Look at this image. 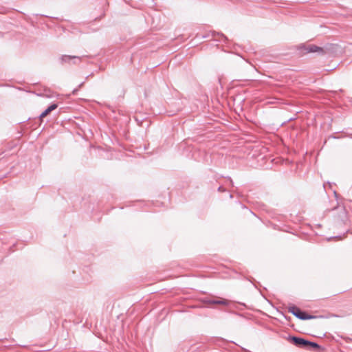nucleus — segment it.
<instances>
[{"mask_svg": "<svg viewBox=\"0 0 352 352\" xmlns=\"http://www.w3.org/2000/svg\"><path fill=\"white\" fill-rule=\"evenodd\" d=\"M289 339L292 341L294 344H295L296 346L304 348V349H309L310 347L314 348V349H320V346L316 343L310 342L309 340H307L305 339L298 338L295 336H292L289 338Z\"/></svg>", "mask_w": 352, "mask_h": 352, "instance_id": "f257e3e1", "label": "nucleus"}, {"mask_svg": "<svg viewBox=\"0 0 352 352\" xmlns=\"http://www.w3.org/2000/svg\"><path fill=\"white\" fill-rule=\"evenodd\" d=\"M288 311L289 313L292 314L294 316L300 320H305L316 318V316L308 315L305 312L302 311L298 307L294 305L289 306L288 307Z\"/></svg>", "mask_w": 352, "mask_h": 352, "instance_id": "f03ea898", "label": "nucleus"}, {"mask_svg": "<svg viewBox=\"0 0 352 352\" xmlns=\"http://www.w3.org/2000/svg\"><path fill=\"white\" fill-rule=\"evenodd\" d=\"M60 63L61 64H63V63H70L71 61H73V63L75 64L76 63V60H80V57L78 56H69V55H62L60 57Z\"/></svg>", "mask_w": 352, "mask_h": 352, "instance_id": "7ed1b4c3", "label": "nucleus"}, {"mask_svg": "<svg viewBox=\"0 0 352 352\" xmlns=\"http://www.w3.org/2000/svg\"><path fill=\"white\" fill-rule=\"evenodd\" d=\"M305 50H306L307 52H308V53H314V52H318V53H320V54L324 53V50L322 47H320L315 45H309L305 47Z\"/></svg>", "mask_w": 352, "mask_h": 352, "instance_id": "20e7f679", "label": "nucleus"}, {"mask_svg": "<svg viewBox=\"0 0 352 352\" xmlns=\"http://www.w3.org/2000/svg\"><path fill=\"white\" fill-rule=\"evenodd\" d=\"M340 211L339 218L340 221L345 223L347 221L346 211L344 208L340 207L337 208Z\"/></svg>", "mask_w": 352, "mask_h": 352, "instance_id": "39448f33", "label": "nucleus"}, {"mask_svg": "<svg viewBox=\"0 0 352 352\" xmlns=\"http://www.w3.org/2000/svg\"><path fill=\"white\" fill-rule=\"evenodd\" d=\"M57 108L56 104H52L50 107H48L41 115L40 118H43L45 117L47 114H49L52 111L56 109Z\"/></svg>", "mask_w": 352, "mask_h": 352, "instance_id": "423d86ee", "label": "nucleus"}, {"mask_svg": "<svg viewBox=\"0 0 352 352\" xmlns=\"http://www.w3.org/2000/svg\"><path fill=\"white\" fill-rule=\"evenodd\" d=\"M212 303H215V304H226V302L225 301H212Z\"/></svg>", "mask_w": 352, "mask_h": 352, "instance_id": "0eeeda50", "label": "nucleus"}, {"mask_svg": "<svg viewBox=\"0 0 352 352\" xmlns=\"http://www.w3.org/2000/svg\"><path fill=\"white\" fill-rule=\"evenodd\" d=\"M218 190L221 191L222 190V187L220 186Z\"/></svg>", "mask_w": 352, "mask_h": 352, "instance_id": "6e6552de", "label": "nucleus"}]
</instances>
